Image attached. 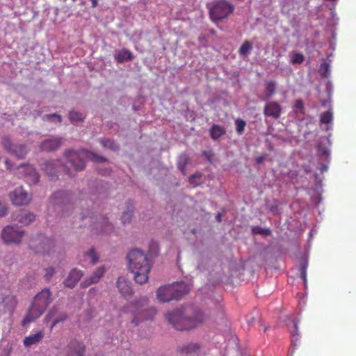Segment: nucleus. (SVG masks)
<instances>
[{"label": "nucleus", "instance_id": "obj_1", "mask_svg": "<svg viewBox=\"0 0 356 356\" xmlns=\"http://www.w3.org/2000/svg\"><path fill=\"white\" fill-rule=\"evenodd\" d=\"M65 156L67 163L64 165H60L59 161H47L41 165L42 170L51 180L58 177L56 174L60 170L65 172L70 177L74 176V172L83 170L85 168L86 161L88 160L98 163L106 161L104 157L96 155L86 149L78 151L69 149L65 151Z\"/></svg>", "mask_w": 356, "mask_h": 356}, {"label": "nucleus", "instance_id": "obj_2", "mask_svg": "<svg viewBox=\"0 0 356 356\" xmlns=\"http://www.w3.org/2000/svg\"><path fill=\"white\" fill-rule=\"evenodd\" d=\"M127 258L135 282L139 284L146 283L151 269L147 255L140 250L134 249L127 254Z\"/></svg>", "mask_w": 356, "mask_h": 356}, {"label": "nucleus", "instance_id": "obj_3", "mask_svg": "<svg viewBox=\"0 0 356 356\" xmlns=\"http://www.w3.org/2000/svg\"><path fill=\"white\" fill-rule=\"evenodd\" d=\"M202 313H193L187 316L186 313H167L165 318L177 330H186L196 327L201 323Z\"/></svg>", "mask_w": 356, "mask_h": 356}, {"label": "nucleus", "instance_id": "obj_4", "mask_svg": "<svg viewBox=\"0 0 356 356\" xmlns=\"http://www.w3.org/2000/svg\"><path fill=\"white\" fill-rule=\"evenodd\" d=\"M209 10V15L212 21L217 22L232 13L234 11V5L227 2L225 0H220L213 2L208 6Z\"/></svg>", "mask_w": 356, "mask_h": 356}, {"label": "nucleus", "instance_id": "obj_5", "mask_svg": "<svg viewBox=\"0 0 356 356\" xmlns=\"http://www.w3.org/2000/svg\"><path fill=\"white\" fill-rule=\"evenodd\" d=\"M52 302V293L48 288L43 289L33 298L29 312H45Z\"/></svg>", "mask_w": 356, "mask_h": 356}, {"label": "nucleus", "instance_id": "obj_6", "mask_svg": "<svg viewBox=\"0 0 356 356\" xmlns=\"http://www.w3.org/2000/svg\"><path fill=\"white\" fill-rule=\"evenodd\" d=\"M55 246V242L52 238L39 234L31 238L29 247L38 254H48Z\"/></svg>", "mask_w": 356, "mask_h": 356}, {"label": "nucleus", "instance_id": "obj_7", "mask_svg": "<svg viewBox=\"0 0 356 356\" xmlns=\"http://www.w3.org/2000/svg\"><path fill=\"white\" fill-rule=\"evenodd\" d=\"M67 195L64 191L56 192L50 200L51 207H49V212L53 211L60 215L61 217L67 216L65 213L70 205L67 204Z\"/></svg>", "mask_w": 356, "mask_h": 356}, {"label": "nucleus", "instance_id": "obj_8", "mask_svg": "<svg viewBox=\"0 0 356 356\" xmlns=\"http://www.w3.org/2000/svg\"><path fill=\"white\" fill-rule=\"evenodd\" d=\"M17 175L21 178L26 179L29 184H35L39 181V175L31 165L21 164L17 168Z\"/></svg>", "mask_w": 356, "mask_h": 356}, {"label": "nucleus", "instance_id": "obj_9", "mask_svg": "<svg viewBox=\"0 0 356 356\" xmlns=\"http://www.w3.org/2000/svg\"><path fill=\"white\" fill-rule=\"evenodd\" d=\"M24 235V232L17 227L6 226L1 232V238L6 243H19Z\"/></svg>", "mask_w": 356, "mask_h": 356}, {"label": "nucleus", "instance_id": "obj_10", "mask_svg": "<svg viewBox=\"0 0 356 356\" xmlns=\"http://www.w3.org/2000/svg\"><path fill=\"white\" fill-rule=\"evenodd\" d=\"M10 199L13 204L17 206L27 204L31 201V197L22 187L15 188L10 193Z\"/></svg>", "mask_w": 356, "mask_h": 356}, {"label": "nucleus", "instance_id": "obj_11", "mask_svg": "<svg viewBox=\"0 0 356 356\" xmlns=\"http://www.w3.org/2000/svg\"><path fill=\"white\" fill-rule=\"evenodd\" d=\"M158 299L163 302L175 300V296L172 284L161 286L156 291Z\"/></svg>", "mask_w": 356, "mask_h": 356}, {"label": "nucleus", "instance_id": "obj_12", "mask_svg": "<svg viewBox=\"0 0 356 356\" xmlns=\"http://www.w3.org/2000/svg\"><path fill=\"white\" fill-rule=\"evenodd\" d=\"M308 267V256L304 253L298 260V264L296 265L295 268L300 273V277L303 281L304 284H307V268Z\"/></svg>", "mask_w": 356, "mask_h": 356}, {"label": "nucleus", "instance_id": "obj_13", "mask_svg": "<svg viewBox=\"0 0 356 356\" xmlns=\"http://www.w3.org/2000/svg\"><path fill=\"white\" fill-rule=\"evenodd\" d=\"M62 143L61 138H51L44 140L40 144V149L42 151L52 152L58 149Z\"/></svg>", "mask_w": 356, "mask_h": 356}, {"label": "nucleus", "instance_id": "obj_14", "mask_svg": "<svg viewBox=\"0 0 356 356\" xmlns=\"http://www.w3.org/2000/svg\"><path fill=\"white\" fill-rule=\"evenodd\" d=\"M117 287L124 298H129L132 295L131 283L123 277H120L117 281Z\"/></svg>", "mask_w": 356, "mask_h": 356}, {"label": "nucleus", "instance_id": "obj_15", "mask_svg": "<svg viewBox=\"0 0 356 356\" xmlns=\"http://www.w3.org/2000/svg\"><path fill=\"white\" fill-rule=\"evenodd\" d=\"M84 353L85 347L81 343L75 340L70 341L67 356H83Z\"/></svg>", "mask_w": 356, "mask_h": 356}, {"label": "nucleus", "instance_id": "obj_16", "mask_svg": "<svg viewBox=\"0 0 356 356\" xmlns=\"http://www.w3.org/2000/svg\"><path fill=\"white\" fill-rule=\"evenodd\" d=\"M83 274L81 270L73 269L72 270L68 276L64 281V284L68 288H74L77 282L79 281Z\"/></svg>", "mask_w": 356, "mask_h": 356}, {"label": "nucleus", "instance_id": "obj_17", "mask_svg": "<svg viewBox=\"0 0 356 356\" xmlns=\"http://www.w3.org/2000/svg\"><path fill=\"white\" fill-rule=\"evenodd\" d=\"M13 218L22 225H27L35 220V215L24 210H20L18 213L13 214Z\"/></svg>", "mask_w": 356, "mask_h": 356}, {"label": "nucleus", "instance_id": "obj_18", "mask_svg": "<svg viewBox=\"0 0 356 356\" xmlns=\"http://www.w3.org/2000/svg\"><path fill=\"white\" fill-rule=\"evenodd\" d=\"M281 107L277 102L267 103L264 107V115L266 116L278 118L280 115Z\"/></svg>", "mask_w": 356, "mask_h": 356}, {"label": "nucleus", "instance_id": "obj_19", "mask_svg": "<svg viewBox=\"0 0 356 356\" xmlns=\"http://www.w3.org/2000/svg\"><path fill=\"white\" fill-rule=\"evenodd\" d=\"M44 337L43 330H39L33 334L26 337L24 339L23 343L25 347L29 348L33 345L38 343Z\"/></svg>", "mask_w": 356, "mask_h": 356}, {"label": "nucleus", "instance_id": "obj_20", "mask_svg": "<svg viewBox=\"0 0 356 356\" xmlns=\"http://www.w3.org/2000/svg\"><path fill=\"white\" fill-rule=\"evenodd\" d=\"M105 270L104 267H99L90 276V278L85 280L81 284V286L86 288L92 284L97 283L104 275Z\"/></svg>", "mask_w": 356, "mask_h": 356}, {"label": "nucleus", "instance_id": "obj_21", "mask_svg": "<svg viewBox=\"0 0 356 356\" xmlns=\"http://www.w3.org/2000/svg\"><path fill=\"white\" fill-rule=\"evenodd\" d=\"M172 286H173L175 300L181 298L182 296L187 294L190 291L189 286L183 282L173 284Z\"/></svg>", "mask_w": 356, "mask_h": 356}, {"label": "nucleus", "instance_id": "obj_22", "mask_svg": "<svg viewBox=\"0 0 356 356\" xmlns=\"http://www.w3.org/2000/svg\"><path fill=\"white\" fill-rule=\"evenodd\" d=\"M133 57L132 53L127 49L120 50L115 54V59L119 63H122L127 60H131Z\"/></svg>", "mask_w": 356, "mask_h": 356}, {"label": "nucleus", "instance_id": "obj_23", "mask_svg": "<svg viewBox=\"0 0 356 356\" xmlns=\"http://www.w3.org/2000/svg\"><path fill=\"white\" fill-rule=\"evenodd\" d=\"M97 229H100V232L108 234L113 230V226L107 219L102 218L101 221L98 222L95 225Z\"/></svg>", "mask_w": 356, "mask_h": 356}, {"label": "nucleus", "instance_id": "obj_24", "mask_svg": "<svg viewBox=\"0 0 356 356\" xmlns=\"http://www.w3.org/2000/svg\"><path fill=\"white\" fill-rule=\"evenodd\" d=\"M276 90V83L274 81H268L265 83V95L264 100L270 99Z\"/></svg>", "mask_w": 356, "mask_h": 356}, {"label": "nucleus", "instance_id": "obj_25", "mask_svg": "<svg viewBox=\"0 0 356 356\" xmlns=\"http://www.w3.org/2000/svg\"><path fill=\"white\" fill-rule=\"evenodd\" d=\"M134 211V204L131 202H128L127 205V210L124 211L122 215L121 220L124 225L129 223L132 218Z\"/></svg>", "mask_w": 356, "mask_h": 356}, {"label": "nucleus", "instance_id": "obj_26", "mask_svg": "<svg viewBox=\"0 0 356 356\" xmlns=\"http://www.w3.org/2000/svg\"><path fill=\"white\" fill-rule=\"evenodd\" d=\"M225 134V129L218 124H213L210 129V135L213 140L218 139Z\"/></svg>", "mask_w": 356, "mask_h": 356}, {"label": "nucleus", "instance_id": "obj_27", "mask_svg": "<svg viewBox=\"0 0 356 356\" xmlns=\"http://www.w3.org/2000/svg\"><path fill=\"white\" fill-rule=\"evenodd\" d=\"M293 111L296 113V118L298 120L303 119L305 115V107L302 99H298L296 100V104L293 106Z\"/></svg>", "mask_w": 356, "mask_h": 356}, {"label": "nucleus", "instance_id": "obj_28", "mask_svg": "<svg viewBox=\"0 0 356 356\" xmlns=\"http://www.w3.org/2000/svg\"><path fill=\"white\" fill-rule=\"evenodd\" d=\"M317 152L318 154L325 159L330 156V150L326 147L325 143L323 140H320L317 144Z\"/></svg>", "mask_w": 356, "mask_h": 356}, {"label": "nucleus", "instance_id": "obj_29", "mask_svg": "<svg viewBox=\"0 0 356 356\" xmlns=\"http://www.w3.org/2000/svg\"><path fill=\"white\" fill-rule=\"evenodd\" d=\"M10 153L15 154L18 158H23L27 153V149L23 145H15Z\"/></svg>", "mask_w": 356, "mask_h": 356}, {"label": "nucleus", "instance_id": "obj_30", "mask_svg": "<svg viewBox=\"0 0 356 356\" xmlns=\"http://www.w3.org/2000/svg\"><path fill=\"white\" fill-rule=\"evenodd\" d=\"M200 349V346L197 343H190L186 346H183L179 348V351L182 353H195Z\"/></svg>", "mask_w": 356, "mask_h": 356}, {"label": "nucleus", "instance_id": "obj_31", "mask_svg": "<svg viewBox=\"0 0 356 356\" xmlns=\"http://www.w3.org/2000/svg\"><path fill=\"white\" fill-rule=\"evenodd\" d=\"M84 258L88 259L90 263L95 264L99 259V256L95 252L93 248H90L89 251L84 253Z\"/></svg>", "mask_w": 356, "mask_h": 356}, {"label": "nucleus", "instance_id": "obj_32", "mask_svg": "<svg viewBox=\"0 0 356 356\" xmlns=\"http://www.w3.org/2000/svg\"><path fill=\"white\" fill-rule=\"evenodd\" d=\"M253 48L252 42L246 40L245 41L242 45L241 46L238 53L241 56L247 55L250 51H251Z\"/></svg>", "mask_w": 356, "mask_h": 356}, {"label": "nucleus", "instance_id": "obj_33", "mask_svg": "<svg viewBox=\"0 0 356 356\" xmlns=\"http://www.w3.org/2000/svg\"><path fill=\"white\" fill-rule=\"evenodd\" d=\"M69 118L72 122H81L85 118V115L79 112L72 111L69 113Z\"/></svg>", "mask_w": 356, "mask_h": 356}, {"label": "nucleus", "instance_id": "obj_34", "mask_svg": "<svg viewBox=\"0 0 356 356\" xmlns=\"http://www.w3.org/2000/svg\"><path fill=\"white\" fill-rule=\"evenodd\" d=\"M2 145L3 148L8 152H11L16 144L13 143L11 140L8 136L2 138Z\"/></svg>", "mask_w": 356, "mask_h": 356}, {"label": "nucleus", "instance_id": "obj_35", "mask_svg": "<svg viewBox=\"0 0 356 356\" xmlns=\"http://www.w3.org/2000/svg\"><path fill=\"white\" fill-rule=\"evenodd\" d=\"M236 130L238 134L241 135L246 126V122L242 119L238 118L235 120Z\"/></svg>", "mask_w": 356, "mask_h": 356}, {"label": "nucleus", "instance_id": "obj_36", "mask_svg": "<svg viewBox=\"0 0 356 356\" xmlns=\"http://www.w3.org/2000/svg\"><path fill=\"white\" fill-rule=\"evenodd\" d=\"M252 233L255 234H261V235H270L271 234V231L268 228H262L261 227L257 226L254 227L252 229Z\"/></svg>", "mask_w": 356, "mask_h": 356}, {"label": "nucleus", "instance_id": "obj_37", "mask_svg": "<svg viewBox=\"0 0 356 356\" xmlns=\"http://www.w3.org/2000/svg\"><path fill=\"white\" fill-rule=\"evenodd\" d=\"M332 120V113L330 111L323 113L321 115L320 121L323 124H328Z\"/></svg>", "mask_w": 356, "mask_h": 356}, {"label": "nucleus", "instance_id": "obj_38", "mask_svg": "<svg viewBox=\"0 0 356 356\" xmlns=\"http://www.w3.org/2000/svg\"><path fill=\"white\" fill-rule=\"evenodd\" d=\"M305 60V56L300 53H294L291 59L293 64H301Z\"/></svg>", "mask_w": 356, "mask_h": 356}, {"label": "nucleus", "instance_id": "obj_39", "mask_svg": "<svg viewBox=\"0 0 356 356\" xmlns=\"http://www.w3.org/2000/svg\"><path fill=\"white\" fill-rule=\"evenodd\" d=\"M101 143L103 147L110 149L111 150H115L118 149L115 142L111 139L102 140Z\"/></svg>", "mask_w": 356, "mask_h": 356}, {"label": "nucleus", "instance_id": "obj_40", "mask_svg": "<svg viewBox=\"0 0 356 356\" xmlns=\"http://www.w3.org/2000/svg\"><path fill=\"white\" fill-rule=\"evenodd\" d=\"M188 161V158L186 155H182L180 156L179 162H178V168L184 174L185 167Z\"/></svg>", "mask_w": 356, "mask_h": 356}, {"label": "nucleus", "instance_id": "obj_41", "mask_svg": "<svg viewBox=\"0 0 356 356\" xmlns=\"http://www.w3.org/2000/svg\"><path fill=\"white\" fill-rule=\"evenodd\" d=\"M39 316H40V315L33 316V313H27V314L23 319L22 324L23 326H25L27 324H29V323L33 321L35 318H38Z\"/></svg>", "mask_w": 356, "mask_h": 356}, {"label": "nucleus", "instance_id": "obj_42", "mask_svg": "<svg viewBox=\"0 0 356 356\" xmlns=\"http://www.w3.org/2000/svg\"><path fill=\"white\" fill-rule=\"evenodd\" d=\"M201 174H194L189 177V181L195 186H198L200 184V180L201 179Z\"/></svg>", "mask_w": 356, "mask_h": 356}, {"label": "nucleus", "instance_id": "obj_43", "mask_svg": "<svg viewBox=\"0 0 356 356\" xmlns=\"http://www.w3.org/2000/svg\"><path fill=\"white\" fill-rule=\"evenodd\" d=\"M55 273V269L53 267H48L45 269L44 277L47 280H50Z\"/></svg>", "mask_w": 356, "mask_h": 356}, {"label": "nucleus", "instance_id": "obj_44", "mask_svg": "<svg viewBox=\"0 0 356 356\" xmlns=\"http://www.w3.org/2000/svg\"><path fill=\"white\" fill-rule=\"evenodd\" d=\"M45 117L49 121H54L56 120L58 122H61V116L57 114L47 115Z\"/></svg>", "mask_w": 356, "mask_h": 356}, {"label": "nucleus", "instance_id": "obj_45", "mask_svg": "<svg viewBox=\"0 0 356 356\" xmlns=\"http://www.w3.org/2000/svg\"><path fill=\"white\" fill-rule=\"evenodd\" d=\"M8 213V207L0 202V217L5 216Z\"/></svg>", "mask_w": 356, "mask_h": 356}, {"label": "nucleus", "instance_id": "obj_46", "mask_svg": "<svg viewBox=\"0 0 356 356\" xmlns=\"http://www.w3.org/2000/svg\"><path fill=\"white\" fill-rule=\"evenodd\" d=\"M264 159H265V155H261V156H257L256 158V162L258 164H260L264 161Z\"/></svg>", "mask_w": 356, "mask_h": 356}, {"label": "nucleus", "instance_id": "obj_47", "mask_svg": "<svg viewBox=\"0 0 356 356\" xmlns=\"http://www.w3.org/2000/svg\"><path fill=\"white\" fill-rule=\"evenodd\" d=\"M323 65L325 67V72L323 73L324 76L327 77L329 75L328 68L329 65L327 63H323Z\"/></svg>", "mask_w": 356, "mask_h": 356}, {"label": "nucleus", "instance_id": "obj_48", "mask_svg": "<svg viewBox=\"0 0 356 356\" xmlns=\"http://www.w3.org/2000/svg\"><path fill=\"white\" fill-rule=\"evenodd\" d=\"M5 164L6 165V168H7L8 170H13L12 164H11V163H10V161L9 160L6 159L5 161Z\"/></svg>", "mask_w": 356, "mask_h": 356}, {"label": "nucleus", "instance_id": "obj_49", "mask_svg": "<svg viewBox=\"0 0 356 356\" xmlns=\"http://www.w3.org/2000/svg\"><path fill=\"white\" fill-rule=\"evenodd\" d=\"M65 318L61 319H56L54 321L53 323L51 325V329H52L57 323H58L60 321H63Z\"/></svg>", "mask_w": 356, "mask_h": 356}, {"label": "nucleus", "instance_id": "obj_50", "mask_svg": "<svg viewBox=\"0 0 356 356\" xmlns=\"http://www.w3.org/2000/svg\"><path fill=\"white\" fill-rule=\"evenodd\" d=\"M216 220L219 222L222 221V214L220 213H218L216 216Z\"/></svg>", "mask_w": 356, "mask_h": 356}, {"label": "nucleus", "instance_id": "obj_51", "mask_svg": "<svg viewBox=\"0 0 356 356\" xmlns=\"http://www.w3.org/2000/svg\"><path fill=\"white\" fill-rule=\"evenodd\" d=\"M92 3V7L95 8L97 6L98 2L97 0H90Z\"/></svg>", "mask_w": 356, "mask_h": 356}, {"label": "nucleus", "instance_id": "obj_52", "mask_svg": "<svg viewBox=\"0 0 356 356\" xmlns=\"http://www.w3.org/2000/svg\"><path fill=\"white\" fill-rule=\"evenodd\" d=\"M327 170V165L326 164H323L321 168L322 172L326 171Z\"/></svg>", "mask_w": 356, "mask_h": 356}, {"label": "nucleus", "instance_id": "obj_53", "mask_svg": "<svg viewBox=\"0 0 356 356\" xmlns=\"http://www.w3.org/2000/svg\"><path fill=\"white\" fill-rule=\"evenodd\" d=\"M141 301H142L141 305H145V304L147 303V298H143L141 299Z\"/></svg>", "mask_w": 356, "mask_h": 356}, {"label": "nucleus", "instance_id": "obj_54", "mask_svg": "<svg viewBox=\"0 0 356 356\" xmlns=\"http://www.w3.org/2000/svg\"><path fill=\"white\" fill-rule=\"evenodd\" d=\"M132 323H134L135 325H138V323L135 321V319L132 320Z\"/></svg>", "mask_w": 356, "mask_h": 356}, {"label": "nucleus", "instance_id": "obj_55", "mask_svg": "<svg viewBox=\"0 0 356 356\" xmlns=\"http://www.w3.org/2000/svg\"><path fill=\"white\" fill-rule=\"evenodd\" d=\"M53 314V313H49V315H48V316H47V318H51V314Z\"/></svg>", "mask_w": 356, "mask_h": 356}, {"label": "nucleus", "instance_id": "obj_56", "mask_svg": "<svg viewBox=\"0 0 356 356\" xmlns=\"http://www.w3.org/2000/svg\"><path fill=\"white\" fill-rule=\"evenodd\" d=\"M325 103H326V101H325V100H323V101H322V104H323V106H325Z\"/></svg>", "mask_w": 356, "mask_h": 356}, {"label": "nucleus", "instance_id": "obj_57", "mask_svg": "<svg viewBox=\"0 0 356 356\" xmlns=\"http://www.w3.org/2000/svg\"><path fill=\"white\" fill-rule=\"evenodd\" d=\"M66 0H64V1H65ZM72 2H76V0H72Z\"/></svg>", "mask_w": 356, "mask_h": 356}, {"label": "nucleus", "instance_id": "obj_58", "mask_svg": "<svg viewBox=\"0 0 356 356\" xmlns=\"http://www.w3.org/2000/svg\"><path fill=\"white\" fill-rule=\"evenodd\" d=\"M305 172H306L307 173H308V172H310V170H305Z\"/></svg>", "mask_w": 356, "mask_h": 356}]
</instances>
